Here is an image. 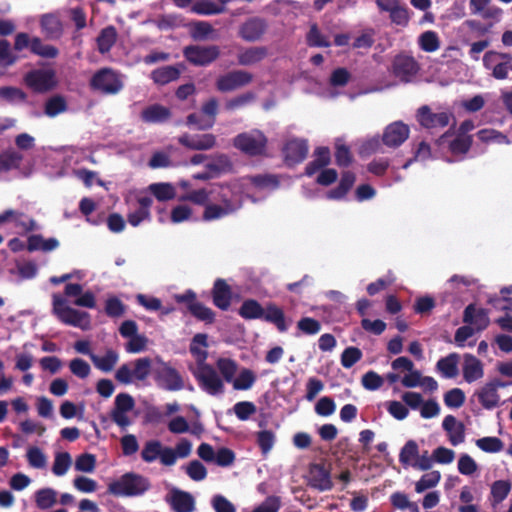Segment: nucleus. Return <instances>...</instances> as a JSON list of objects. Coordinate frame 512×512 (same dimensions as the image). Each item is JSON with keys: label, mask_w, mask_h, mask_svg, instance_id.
Listing matches in <instances>:
<instances>
[{"label": "nucleus", "mask_w": 512, "mask_h": 512, "mask_svg": "<svg viewBox=\"0 0 512 512\" xmlns=\"http://www.w3.org/2000/svg\"><path fill=\"white\" fill-rule=\"evenodd\" d=\"M150 487L148 478L134 472H127L108 484L107 493L115 497H133L144 494Z\"/></svg>", "instance_id": "1"}, {"label": "nucleus", "mask_w": 512, "mask_h": 512, "mask_svg": "<svg viewBox=\"0 0 512 512\" xmlns=\"http://www.w3.org/2000/svg\"><path fill=\"white\" fill-rule=\"evenodd\" d=\"M417 121L418 123L426 128V129H435V128H444L449 125L450 120L455 121L454 115L451 112H432L431 108L428 105H423L417 110ZM454 127L453 125L443 134L441 135L436 143L439 146H442L446 143L447 139L454 135Z\"/></svg>", "instance_id": "2"}, {"label": "nucleus", "mask_w": 512, "mask_h": 512, "mask_svg": "<svg viewBox=\"0 0 512 512\" xmlns=\"http://www.w3.org/2000/svg\"><path fill=\"white\" fill-rule=\"evenodd\" d=\"M123 75L109 67L97 70L89 81L90 89L102 95H117L124 88Z\"/></svg>", "instance_id": "3"}, {"label": "nucleus", "mask_w": 512, "mask_h": 512, "mask_svg": "<svg viewBox=\"0 0 512 512\" xmlns=\"http://www.w3.org/2000/svg\"><path fill=\"white\" fill-rule=\"evenodd\" d=\"M53 314L64 324L88 330L91 327L90 314L74 309L66 304L59 294H53Z\"/></svg>", "instance_id": "4"}, {"label": "nucleus", "mask_w": 512, "mask_h": 512, "mask_svg": "<svg viewBox=\"0 0 512 512\" xmlns=\"http://www.w3.org/2000/svg\"><path fill=\"white\" fill-rule=\"evenodd\" d=\"M153 376L157 386L166 391H180L187 388L194 390L191 384L185 385L180 372L172 367L169 362L159 360L158 365L153 368Z\"/></svg>", "instance_id": "5"}, {"label": "nucleus", "mask_w": 512, "mask_h": 512, "mask_svg": "<svg viewBox=\"0 0 512 512\" xmlns=\"http://www.w3.org/2000/svg\"><path fill=\"white\" fill-rule=\"evenodd\" d=\"M268 139L260 130L238 134L233 139V146L250 157L266 154Z\"/></svg>", "instance_id": "6"}, {"label": "nucleus", "mask_w": 512, "mask_h": 512, "mask_svg": "<svg viewBox=\"0 0 512 512\" xmlns=\"http://www.w3.org/2000/svg\"><path fill=\"white\" fill-rule=\"evenodd\" d=\"M152 361L149 357L138 358L130 363L121 365L116 373L115 379L124 385L131 384L134 380L144 381L152 370Z\"/></svg>", "instance_id": "7"}, {"label": "nucleus", "mask_w": 512, "mask_h": 512, "mask_svg": "<svg viewBox=\"0 0 512 512\" xmlns=\"http://www.w3.org/2000/svg\"><path fill=\"white\" fill-rule=\"evenodd\" d=\"M23 82L27 88L37 94L50 92L58 84L53 69H32L24 75Z\"/></svg>", "instance_id": "8"}, {"label": "nucleus", "mask_w": 512, "mask_h": 512, "mask_svg": "<svg viewBox=\"0 0 512 512\" xmlns=\"http://www.w3.org/2000/svg\"><path fill=\"white\" fill-rule=\"evenodd\" d=\"M199 387L209 395L216 396L224 393V383L215 368L210 364L196 366L192 371Z\"/></svg>", "instance_id": "9"}, {"label": "nucleus", "mask_w": 512, "mask_h": 512, "mask_svg": "<svg viewBox=\"0 0 512 512\" xmlns=\"http://www.w3.org/2000/svg\"><path fill=\"white\" fill-rule=\"evenodd\" d=\"M140 455L141 459L146 463H152L159 459L164 466H173L175 464L173 448L163 446L159 440L146 441Z\"/></svg>", "instance_id": "10"}, {"label": "nucleus", "mask_w": 512, "mask_h": 512, "mask_svg": "<svg viewBox=\"0 0 512 512\" xmlns=\"http://www.w3.org/2000/svg\"><path fill=\"white\" fill-rule=\"evenodd\" d=\"M183 56L194 66H208L218 59L220 49L216 45H188L183 48Z\"/></svg>", "instance_id": "11"}, {"label": "nucleus", "mask_w": 512, "mask_h": 512, "mask_svg": "<svg viewBox=\"0 0 512 512\" xmlns=\"http://www.w3.org/2000/svg\"><path fill=\"white\" fill-rule=\"evenodd\" d=\"M420 70L418 62L413 56L398 54L392 61L391 72L402 83H410Z\"/></svg>", "instance_id": "12"}, {"label": "nucleus", "mask_w": 512, "mask_h": 512, "mask_svg": "<svg viewBox=\"0 0 512 512\" xmlns=\"http://www.w3.org/2000/svg\"><path fill=\"white\" fill-rule=\"evenodd\" d=\"M135 406V401L130 394L120 393L115 397L114 408L110 412L111 420L121 429H126L132 424L127 412Z\"/></svg>", "instance_id": "13"}, {"label": "nucleus", "mask_w": 512, "mask_h": 512, "mask_svg": "<svg viewBox=\"0 0 512 512\" xmlns=\"http://www.w3.org/2000/svg\"><path fill=\"white\" fill-rule=\"evenodd\" d=\"M253 75L245 70H233L216 80V88L222 93L231 92L250 84Z\"/></svg>", "instance_id": "14"}, {"label": "nucleus", "mask_w": 512, "mask_h": 512, "mask_svg": "<svg viewBox=\"0 0 512 512\" xmlns=\"http://www.w3.org/2000/svg\"><path fill=\"white\" fill-rule=\"evenodd\" d=\"M308 151L307 140L298 138L288 140L282 149L284 161L288 166L302 163L306 159Z\"/></svg>", "instance_id": "15"}, {"label": "nucleus", "mask_w": 512, "mask_h": 512, "mask_svg": "<svg viewBox=\"0 0 512 512\" xmlns=\"http://www.w3.org/2000/svg\"><path fill=\"white\" fill-rule=\"evenodd\" d=\"M409 134L408 125L402 121H395L384 129L382 142L390 148H397L408 139Z\"/></svg>", "instance_id": "16"}, {"label": "nucleus", "mask_w": 512, "mask_h": 512, "mask_svg": "<svg viewBox=\"0 0 512 512\" xmlns=\"http://www.w3.org/2000/svg\"><path fill=\"white\" fill-rule=\"evenodd\" d=\"M309 484L319 491H329L333 488L330 470L324 463H312L309 467Z\"/></svg>", "instance_id": "17"}, {"label": "nucleus", "mask_w": 512, "mask_h": 512, "mask_svg": "<svg viewBox=\"0 0 512 512\" xmlns=\"http://www.w3.org/2000/svg\"><path fill=\"white\" fill-rule=\"evenodd\" d=\"M166 502L174 512H194L195 499L191 493L173 488L166 496Z\"/></svg>", "instance_id": "18"}, {"label": "nucleus", "mask_w": 512, "mask_h": 512, "mask_svg": "<svg viewBox=\"0 0 512 512\" xmlns=\"http://www.w3.org/2000/svg\"><path fill=\"white\" fill-rule=\"evenodd\" d=\"M179 144L190 150H210L216 146V136L211 133L201 135L182 134L178 138Z\"/></svg>", "instance_id": "19"}, {"label": "nucleus", "mask_w": 512, "mask_h": 512, "mask_svg": "<svg viewBox=\"0 0 512 512\" xmlns=\"http://www.w3.org/2000/svg\"><path fill=\"white\" fill-rule=\"evenodd\" d=\"M213 304L222 311H227L232 301V290L227 282L218 278L213 284L211 291Z\"/></svg>", "instance_id": "20"}, {"label": "nucleus", "mask_w": 512, "mask_h": 512, "mask_svg": "<svg viewBox=\"0 0 512 512\" xmlns=\"http://www.w3.org/2000/svg\"><path fill=\"white\" fill-rule=\"evenodd\" d=\"M463 322L470 326L474 325L475 331L480 332L489 326L490 319L486 309H477L474 304H469L464 309Z\"/></svg>", "instance_id": "21"}, {"label": "nucleus", "mask_w": 512, "mask_h": 512, "mask_svg": "<svg viewBox=\"0 0 512 512\" xmlns=\"http://www.w3.org/2000/svg\"><path fill=\"white\" fill-rule=\"evenodd\" d=\"M266 28L265 20L258 17L251 18L240 27L239 35L245 41L255 42L262 37Z\"/></svg>", "instance_id": "22"}, {"label": "nucleus", "mask_w": 512, "mask_h": 512, "mask_svg": "<svg viewBox=\"0 0 512 512\" xmlns=\"http://www.w3.org/2000/svg\"><path fill=\"white\" fill-rule=\"evenodd\" d=\"M183 65H167L154 69L151 72V79L159 86H164L180 78Z\"/></svg>", "instance_id": "23"}, {"label": "nucleus", "mask_w": 512, "mask_h": 512, "mask_svg": "<svg viewBox=\"0 0 512 512\" xmlns=\"http://www.w3.org/2000/svg\"><path fill=\"white\" fill-rule=\"evenodd\" d=\"M214 200L220 202V205L224 206L226 209L230 208L232 213L241 206L239 194L228 184L218 186Z\"/></svg>", "instance_id": "24"}, {"label": "nucleus", "mask_w": 512, "mask_h": 512, "mask_svg": "<svg viewBox=\"0 0 512 512\" xmlns=\"http://www.w3.org/2000/svg\"><path fill=\"white\" fill-rule=\"evenodd\" d=\"M443 429L448 433L449 441L456 446L465 439V426L462 422H458L453 415H447L442 423Z\"/></svg>", "instance_id": "25"}, {"label": "nucleus", "mask_w": 512, "mask_h": 512, "mask_svg": "<svg viewBox=\"0 0 512 512\" xmlns=\"http://www.w3.org/2000/svg\"><path fill=\"white\" fill-rule=\"evenodd\" d=\"M268 56V49L265 46H254L243 49L238 53V64L242 66H251L260 63Z\"/></svg>", "instance_id": "26"}, {"label": "nucleus", "mask_w": 512, "mask_h": 512, "mask_svg": "<svg viewBox=\"0 0 512 512\" xmlns=\"http://www.w3.org/2000/svg\"><path fill=\"white\" fill-rule=\"evenodd\" d=\"M140 117L145 123H164L171 117V111L161 104H152L142 110Z\"/></svg>", "instance_id": "27"}, {"label": "nucleus", "mask_w": 512, "mask_h": 512, "mask_svg": "<svg viewBox=\"0 0 512 512\" xmlns=\"http://www.w3.org/2000/svg\"><path fill=\"white\" fill-rule=\"evenodd\" d=\"M331 162V154L328 147H317L314 151V159L305 167V174L313 176L316 172L328 166Z\"/></svg>", "instance_id": "28"}, {"label": "nucleus", "mask_w": 512, "mask_h": 512, "mask_svg": "<svg viewBox=\"0 0 512 512\" xmlns=\"http://www.w3.org/2000/svg\"><path fill=\"white\" fill-rule=\"evenodd\" d=\"M484 375L481 361L472 354L464 356L463 377L466 382L472 383Z\"/></svg>", "instance_id": "29"}, {"label": "nucleus", "mask_w": 512, "mask_h": 512, "mask_svg": "<svg viewBox=\"0 0 512 512\" xmlns=\"http://www.w3.org/2000/svg\"><path fill=\"white\" fill-rule=\"evenodd\" d=\"M266 322L274 324L280 332H286L288 326L285 321L284 311L274 303H268L263 309L262 318Z\"/></svg>", "instance_id": "30"}, {"label": "nucleus", "mask_w": 512, "mask_h": 512, "mask_svg": "<svg viewBox=\"0 0 512 512\" xmlns=\"http://www.w3.org/2000/svg\"><path fill=\"white\" fill-rule=\"evenodd\" d=\"M152 199L149 196H143L138 199V208L127 215V221L133 227L138 226L144 220L150 218V207Z\"/></svg>", "instance_id": "31"}, {"label": "nucleus", "mask_w": 512, "mask_h": 512, "mask_svg": "<svg viewBox=\"0 0 512 512\" xmlns=\"http://www.w3.org/2000/svg\"><path fill=\"white\" fill-rule=\"evenodd\" d=\"M43 33L50 39H58L63 33L61 20L54 14H45L40 20Z\"/></svg>", "instance_id": "32"}, {"label": "nucleus", "mask_w": 512, "mask_h": 512, "mask_svg": "<svg viewBox=\"0 0 512 512\" xmlns=\"http://www.w3.org/2000/svg\"><path fill=\"white\" fill-rule=\"evenodd\" d=\"M208 346L207 335L204 333L196 334L190 343V353L195 357L197 366L206 363L208 352L205 349Z\"/></svg>", "instance_id": "33"}, {"label": "nucleus", "mask_w": 512, "mask_h": 512, "mask_svg": "<svg viewBox=\"0 0 512 512\" xmlns=\"http://www.w3.org/2000/svg\"><path fill=\"white\" fill-rule=\"evenodd\" d=\"M477 397L479 403L487 410H492L500 404V395L489 383L477 392Z\"/></svg>", "instance_id": "34"}, {"label": "nucleus", "mask_w": 512, "mask_h": 512, "mask_svg": "<svg viewBox=\"0 0 512 512\" xmlns=\"http://www.w3.org/2000/svg\"><path fill=\"white\" fill-rule=\"evenodd\" d=\"M116 40L117 30L113 25L103 28L96 39L98 51L101 54L108 53L116 43Z\"/></svg>", "instance_id": "35"}, {"label": "nucleus", "mask_w": 512, "mask_h": 512, "mask_svg": "<svg viewBox=\"0 0 512 512\" xmlns=\"http://www.w3.org/2000/svg\"><path fill=\"white\" fill-rule=\"evenodd\" d=\"M90 359L95 365L96 368L101 370L102 372H110L113 370L114 366L117 364L119 355L113 349H109L106 351L105 355L98 356L96 354H90Z\"/></svg>", "instance_id": "36"}, {"label": "nucleus", "mask_w": 512, "mask_h": 512, "mask_svg": "<svg viewBox=\"0 0 512 512\" xmlns=\"http://www.w3.org/2000/svg\"><path fill=\"white\" fill-rule=\"evenodd\" d=\"M68 110V103L64 96L53 95L48 98L44 104V113L50 118H54Z\"/></svg>", "instance_id": "37"}, {"label": "nucleus", "mask_w": 512, "mask_h": 512, "mask_svg": "<svg viewBox=\"0 0 512 512\" xmlns=\"http://www.w3.org/2000/svg\"><path fill=\"white\" fill-rule=\"evenodd\" d=\"M262 305L255 299H246L238 310V314L246 320L261 319L263 315Z\"/></svg>", "instance_id": "38"}, {"label": "nucleus", "mask_w": 512, "mask_h": 512, "mask_svg": "<svg viewBox=\"0 0 512 512\" xmlns=\"http://www.w3.org/2000/svg\"><path fill=\"white\" fill-rule=\"evenodd\" d=\"M458 359V354L451 353L448 356L439 359L436 367L444 377L454 378L458 374Z\"/></svg>", "instance_id": "39"}, {"label": "nucleus", "mask_w": 512, "mask_h": 512, "mask_svg": "<svg viewBox=\"0 0 512 512\" xmlns=\"http://www.w3.org/2000/svg\"><path fill=\"white\" fill-rule=\"evenodd\" d=\"M31 53L42 58L54 59L59 55V50L53 45L44 44L39 37H33L31 39Z\"/></svg>", "instance_id": "40"}, {"label": "nucleus", "mask_w": 512, "mask_h": 512, "mask_svg": "<svg viewBox=\"0 0 512 512\" xmlns=\"http://www.w3.org/2000/svg\"><path fill=\"white\" fill-rule=\"evenodd\" d=\"M390 504L394 509L408 510L409 512H420L419 506L416 502L409 500L408 495L404 492H394L390 495Z\"/></svg>", "instance_id": "41"}, {"label": "nucleus", "mask_w": 512, "mask_h": 512, "mask_svg": "<svg viewBox=\"0 0 512 512\" xmlns=\"http://www.w3.org/2000/svg\"><path fill=\"white\" fill-rule=\"evenodd\" d=\"M419 454V446L415 440H408L401 448L399 461L404 467H412Z\"/></svg>", "instance_id": "42"}, {"label": "nucleus", "mask_w": 512, "mask_h": 512, "mask_svg": "<svg viewBox=\"0 0 512 512\" xmlns=\"http://www.w3.org/2000/svg\"><path fill=\"white\" fill-rule=\"evenodd\" d=\"M191 11L198 15H217L223 13L225 7L211 0H198L192 5Z\"/></svg>", "instance_id": "43"}, {"label": "nucleus", "mask_w": 512, "mask_h": 512, "mask_svg": "<svg viewBox=\"0 0 512 512\" xmlns=\"http://www.w3.org/2000/svg\"><path fill=\"white\" fill-rule=\"evenodd\" d=\"M512 485L508 480H497L492 483L490 495L493 505L503 502L511 491Z\"/></svg>", "instance_id": "44"}, {"label": "nucleus", "mask_w": 512, "mask_h": 512, "mask_svg": "<svg viewBox=\"0 0 512 512\" xmlns=\"http://www.w3.org/2000/svg\"><path fill=\"white\" fill-rule=\"evenodd\" d=\"M440 480L441 474L437 470L425 473L415 483V491L417 493H423L428 489L436 487L439 484Z\"/></svg>", "instance_id": "45"}, {"label": "nucleus", "mask_w": 512, "mask_h": 512, "mask_svg": "<svg viewBox=\"0 0 512 512\" xmlns=\"http://www.w3.org/2000/svg\"><path fill=\"white\" fill-rule=\"evenodd\" d=\"M23 157L19 152L8 150L0 154V172H7L20 166Z\"/></svg>", "instance_id": "46"}, {"label": "nucleus", "mask_w": 512, "mask_h": 512, "mask_svg": "<svg viewBox=\"0 0 512 512\" xmlns=\"http://www.w3.org/2000/svg\"><path fill=\"white\" fill-rule=\"evenodd\" d=\"M149 190L159 201H168L176 196L175 188L170 183H154L149 186Z\"/></svg>", "instance_id": "47"}, {"label": "nucleus", "mask_w": 512, "mask_h": 512, "mask_svg": "<svg viewBox=\"0 0 512 512\" xmlns=\"http://www.w3.org/2000/svg\"><path fill=\"white\" fill-rule=\"evenodd\" d=\"M56 491L52 488H43L36 492L35 502L39 509L46 510L56 503Z\"/></svg>", "instance_id": "48"}, {"label": "nucleus", "mask_w": 512, "mask_h": 512, "mask_svg": "<svg viewBox=\"0 0 512 512\" xmlns=\"http://www.w3.org/2000/svg\"><path fill=\"white\" fill-rule=\"evenodd\" d=\"M256 381V375L248 368H243L238 376L233 379V388L235 390H248Z\"/></svg>", "instance_id": "49"}, {"label": "nucleus", "mask_w": 512, "mask_h": 512, "mask_svg": "<svg viewBox=\"0 0 512 512\" xmlns=\"http://www.w3.org/2000/svg\"><path fill=\"white\" fill-rule=\"evenodd\" d=\"M256 442L262 455H267L276 442V435L271 430H261L256 433Z\"/></svg>", "instance_id": "50"}, {"label": "nucleus", "mask_w": 512, "mask_h": 512, "mask_svg": "<svg viewBox=\"0 0 512 512\" xmlns=\"http://www.w3.org/2000/svg\"><path fill=\"white\" fill-rule=\"evenodd\" d=\"M471 146L472 136L470 135H458L448 144L450 152L454 155L466 154L470 150Z\"/></svg>", "instance_id": "51"}, {"label": "nucleus", "mask_w": 512, "mask_h": 512, "mask_svg": "<svg viewBox=\"0 0 512 512\" xmlns=\"http://www.w3.org/2000/svg\"><path fill=\"white\" fill-rule=\"evenodd\" d=\"M0 98L9 103H23L27 100V94L18 87L4 86L0 87Z\"/></svg>", "instance_id": "52"}, {"label": "nucleus", "mask_w": 512, "mask_h": 512, "mask_svg": "<svg viewBox=\"0 0 512 512\" xmlns=\"http://www.w3.org/2000/svg\"><path fill=\"white\" fill-rule=\"evenodd\" d=\"M419 46L425 52H435L440 47V40L436 32L425 31L419 37Z\"/></svg>", "instance_id": "53"}, {"label": "nucleus", "mask_w": 512, "mask_h": 512, "mask_svg": "<svg viewBox=\"0 0 512 512\" xmlns=\"http://www.w3.org/2000/svg\"><path fill=\"white\" fill-rule=\"evenodd\" d=\"M189 312L195 318H197L200 321H204L207 324H212L215 320L214 311L211 308L203 305L200 302H197L196 304H192L189 307Z\"/></svg>", "instance_id": "54"}, {"label": "nucleus", "mask_w": 512, "mask_h": 512, "mask_svg": "<svg viewBox=\"0 0 512 512\" xmlns=\"http://www.w3.org/2000/svg\"><path fill=\"white\" fill-rule=\"evenodd\" d=\"M216 365L223 379L228 383L232 382L237 372L236 362L229 358H219Z\"/></svg>", "instance_id": "55"}, {"label": "nucleus", "mask_w": 512, "mask_h": 512, "mask_svg": "<svg viewBox=\"0 0 512 512\" xmlns=\"http://www.w3.org/2000/svg\"><path fill=\"white\" fill-rule=\"evenodd\" d=\"M389 18L393 24L406 27L410 21L409 10L400 2L389 12Z\"/></svg>", "instance_id": "56"}, {"label": "nucleus", "mask_w": 512, "mask_h": 512, "mask_svg": "<svg viewBox=\"0 0 512 512\" xmlns=\"http://www.w3.org/2000/svg\"><path fill=\"white\" fill-rule=\"evenodd\" d=\"M232 214L231 209H226L220 204L210 203L205 206L203 220L213 221Z\"/></svg>", "instance_id": "57"}, {"label": "nucleus", "mask_w": 512, "mask_h": 512, "mask_svg": "<svg viewBox=\"0 0 512 512\" xmlns=\"http://www.w3.org/2000/svg\"><path fill=\"white\" fill-rule=\"evenodd\" d=\"M71 463L72 459L68 452L57 453L52 466V472L56 476H62L68 471V469L71 466Z\"/></svg>", "instance_id": "58"}, {"label": "nucleus", "mask_w": 512, "mask_h": 512, "mask_svg": "<svg viewBox=\"0 0 512 512\" xmlns=\"http://www.w3.org/2000/svg\"><path fill=\"white\" fill-rule=\"evenodd\" d=\"M125 304L116 296L107 298L105 302V313L112 318L121 317L125 313Z\"/></svg>", "instance_id": "59"}, {"label": "nucleus", "mask_w": 512, "mask_h": 512, "mask_svg": "<svg viewBox=\"0 0 512 512\" xmlns=\"http://www.w3.org/2000/svg\"><path fill=\"white\" fill-rule=\"evenodd\" d=\"M479 449L487 453H497L503 449V442L497 437H483L476 441Z\"/></svg>", "instance_id": "60"}, {"label": "nucleus", "mask_w": 512, "mask_h": 512, "mask_svg": "<svg viewBox=\"0 0 512 512\" xmlns=\"http://www.w3.org/2000/svg\"><path fill=\"white\" fill-rule=\"evenodd\" d=\"M307 44L310 47H329L330 42L327 38L320 32L317 24H313L310 27L309 32L307 33Z\"/></svg>", "instance_id": "61"}, {"label": "nucleus", "mask_w": 512, "mask_h": 512, "mask_svg": "<svg viewBox=\"0 0 512 512\" xmlns=\"http://www.w3.org/2000/svg\"><path fill=\"white\" fill-rule=\"evenodd\" d=\"M384 379L373 370L366 372L361 378L362 386L369 391H375L382 387Z\"/></svg>", "instance_id": "62"}, {"label": "nucleus", "mask_w": 512, "mask_h": 512, "mask_svg": "<svg viewBox=\"0 0 512 512\" xmlns=\"http://www.w3.org/2000/svg\"><path fill=\"white\" fill-rule=\"evenodd\" d=\"M362 351L357 347H347L341 354V365L349 369L362 358Z\"/></svg>", "instance_id": "63"}, {"label": "nucleus", "mask_w": 512, "mask_h": 512, "mask_svg": "<svg viewBox=\"0 0 512 512\" xmlns=\"http://www.w3.org/2000/svg\"><path fill=\"white\" fill-rule=\"evenodd\" d=\"M213 32V27L209 22L196 21L191 24V36L195 40H204Z\"/></svg>", "instance_id": "64"}]
</instances>
